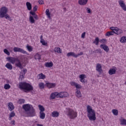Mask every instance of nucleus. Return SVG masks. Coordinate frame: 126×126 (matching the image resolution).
I'll list each match as a JSON object with an SVG mask.
<instances>
[{
	"mask_svg": "<svg viewBox=\"0 0 126 126\" xmlns=\"http://www.w3.org/2000/svg\"><path fill=\"white\" fill-rule=\"evenodd\" d=\"M23 109L26 112V114L28 115V117H35L36 116V111L34 107L29 104H24L23 105Z\"/></svg>",
	"mask_w": 126,
	"mask_h": 126,
	"instance_id": "nucleus-1",
	"label": "nucleus"
},
{
	"mask_svg": "<svg viewBox=\"0 0 126 126\" xmlns=\"http://www.w3.org/2000/svg\"><path fill=\"white\" fill-rule=\"evenodd\" d=\"M19 88L22 90H24L26 93H28L30 91H33V88L32 85L26 82H22L19 83Z\"/></svg>",
	"mask_w": 126,
	"mask_h": 126,
	"instance_id": "nucleus-2",
	"label": "nucleus"
},
{
	"mask_svg": "<svg viewBox=\"0 0 126 126\" xmlns=\"http://www.w3.org/2000/svg\"><path fill=\"white\" fill-rule=\"evenodd\" d=\"M87 117L90 121H96V113L95 110L92 109V107L90 105L87 106Z\"/></svg>",
	"mask_w": 126,
	"mask_h": 126,
	"instance_id": "nucleus-3",
	"label": "nucleus"
},
{
	"mask_svg": "<svg viewBox=\"0 0 126 126\" xmlns=\"http://www.w3.org/2000/svg\"><path fill=\"white\" fill-rule=\"evenodd\" d=\"M7 60L11 63H15L16 66L20 68V69H23V66H22V64L20 62V60L18 58H13V57H7Z\"/></svg>",
	"mask_w": 126,
	"mask_h": 126,
	"instance_id": "nucleus-4",
	"label": "nucleus"
},
{
	"mask_svg": "<svg viewBox=\"0 0 126 126\" xmlns=\"http://www.w3.org/2000/svg\"><path fill=\"white\" fill-rule=\"evenodd\" d=\"M7 12V8L5 7H3L1 8L0 11V18H3L5 17L6 19H8V20H10V17L8 14H6Z\"/></svg>",
	"mask_w": 126,
	"mask_h": 126,
	"instance_id": "nucleus-5",
	"label": "nucleus"
},
{
	"mask_svg": "<svg viewBox=\"0 0 126 126\" xmlns=\"http://www.w3.org/2000/svg\"><path fill=\"white\" fill-rule=\"evenodd\" d=\"M67 116L71 119H75L77 117V113L73 111V110L71 109H67Z\"/></svg>",
	"mask_w": 126,
	"mask_h": 126,
	"instance_id": "nucleus-6",
	"label": "nucleus"
},
{
	"mask_svg": "<svg viewBox=\"0 0 126 126\" xmlns=\"http://www.w3.org/2000/svg\"><path fill=\"white\" fill-rule=\"evenodd\" d=\"M58 94L57 98H65V97H67V96H68V93L65 92H61L60 93H58Z\"/></svg>",
	"mask_w": 126,
	"mask_h": 126,
	"instance_id": "nucleus-7",
	"label": "nucleus"
},
{
	"mask_svg": "<svg viewBox=\"0 0 126 126\" xmlns=\"http://www.w3.org/2000/svg\"><path fill=\"white\" fill-rule=\"evenodd\" d=\"M13 51L15 52V53L18 52L19 53H22V54H27V52L24 51V50L22 49V48L19 47H14Z\"/></svg>",
	"mask_w": 126,
	"mask_h": 126,
	"instance_id": "nucleus-8",
	"label": "nucleus"
},
{
	"mask_svg": "<svg viewBox=\"0 0 126 126\" xmlns=\"http://www.w3.org/2000/svg\"><path fill=\"white\" fill-rule=\"evenodd\" d=\"M119 5L124 11H126V4L124 2V0H120L119 1Z\"/></svg>",
	"mask_w": 126,
	"mask_h": 126,
	"instance_id": "nucleus-9",
	"label": "nucleus"
},
{
	"mask_svg": "<svg viewBox=\"0 0 126 126\" xmlns=\"http://www.w3.org/2000/svg\"><path fill=\"white\" fill-rule=\"evenodd\" d=\"M96 70L98 71V72H99V75H101V73H102V71H103V70H102V65H101L100 64H96Z\"/></svg>",
	"mask_w": 126,
	"mask_h": 126,
	"instance_id": "nucleus-10",
	"label": "nucleus"
},
{
	"mask_svg": "<svg viewBox=\"0 0 126 126\" xmlns=\"http://www.w3.org/2000/svg\"><path fill=\"white\" fill-rule=\"evenodd\" d=\"M100 47L101 49H103L105 52H106V53H108L109 51H110V49H109V47L107 46L106 44H101L100 45Z\"/></svg>",
	"mask_w": 126,
	"mask_h": 126,
	"instance_id": "nucleus-11",
	"label": "nucleus"
},
{
	"mask_svg": "<svg viewBox=\"0 0 126 126\" xmlns=\"http://www.w3.org/2000/svg\"><path fill=\"white\" fill-rule=\"evenodd\" d=\"M116 71H117V68H110L108 71V73H109L110 75H113V74L116 73Z\"/></svg>",
	"mask_w": 126,
	"mask_h": 126,
	"instance_id": "nucleus-12",
	"label": "nucleus"
},
{
	"mask_svg": "<svg viewBox=\"0 0 126 126\" xmlns=\"http://www.w3.org/2000/svg\"><path fill=\"white\" fill-rule=\"evenodd\" d=\"M71 85H72V86H75L76 89H79V90H80V89L81 88V86H80V85L74 82H72L71 83Z\"/></svg>",
	"mask_w": 126,
	"mask_h": 126,
	"instance_id": "nucleus-13",
	"label": "nucleus"
},
{
	"mask_svg": "<svg viewBox=\"0 0 126 126\" xmlns=\"http://www.w3.org/2000/svg\"><path fill=\"white\" fill-rule=\"evenodd\" d=\"M46 85L49 89L54 88V87H56L55 83H46Z\"/></svg>",
	"mask_w": 126,
	"mask_h": 126,
	"instance_id": "nucleus-14",
	"label": "nucleus"
},
{
	"mask_svg": "<svg viewBox=\"0 0 126 126\" xmlns=\"http://www.w3.org/2000/svg\"><path fill=\"white\" fill-rule=\"evenodd\" d=\"M67 57H73V58H77V56H76V54L74 52H69L66 55Z\"/></svg>",
	"mask_w": 126,
	"mask_h": 126,
	"instance_id": "nucleus-15",
	"label": "nucleus"
},
{
	"mask_svg": "<svg viewBox=\"0 0 126 126\" xmlns=\"http://www.w3.org/2000/svg\"><path fill=\"white\" fill-rule=\"evenodd\" d=\"M119 120L121 126H126V120L125 118L121 117Z\"/></svg>",
	"mask_w": 126,
	"mask_h": 126,
	"instance_id": "nucleus-16",
	"label": "nucleus"
},
{
	"mask_svg": "<svg viewBox=\"0 0 126 126\" xmlns=\"http://www.w3.org/2000/svg\"><path fill=\"white\" fill-rule=\"evenodd\" d=\"M76 96L77 98H80L82 97L81 93L80 92V90L79 89H76Z\"/></svg>",
	"mask_w": 126,
	"mask_h": 126,
	"instance_id": "nucleus-17",
	"label": "nucleus"
},
{
	"mask_svg": "<svg viewBox=\"0 0 126 126\" xmlns=\"http://www.w3.org/2000/svg\"><path fill=\"white\" fill-rule=\"evenodd\" d=\"M40 43L43 46H47L48 45V43L43 39V35H41L40 36Z\"/></svg>",
	"mask_w": 126,
	"mask_h": 126,
	"instance_id": "nucleus-18",
	"label": "nucleus"
},
{
	"mask_svg": "<svg viewBox=\"0 0 126 126\" xmlns=\"http://www.w3.org/2000/svg\"><path fill=\"white\" fill-rule=\"evenodd\" d=\"M8 109L9 111H12L13 110H14V105H13V104L11 102H9L8 103Z\"/></svg>",
	"mask_w": 126,
	"mask_h": 126,
	"instance_id": "nucleus-19",
	"label": "nucleus"
},
{
	"mask_svg": "<svg viewBox=\"0 0 126 126\" xmlns=\"http://www.w3.org/2000/svg\"><path fill=\"white\" fill-rule=\"evenodd\" d=\"M52 116L53 118H58L60 116V113L58 111H53L52 113Z\"/></svg>",
	"mask_w": 126,
	"mask_h": 126,
	"instance_id": "nucleus-20",
	"label": "nucleus"
},
{
	"mask_svg": "<svg viewBox=\"0 0 126 126\" xmlns=\"http://www.w3.org/2000/svg\"><path fill=\"white\" fill-rule=\"evenodd\" d=\"M87 1H88V0H79V3L80 5H85L87 3Z\"/></svg>",
	"mask_w": 126,
	"mask_h": 126,
	"instance_id": "nucleus-21",
	"label": "nucleus"
},
{
	"mask_svg": "<svg viewBox=\"0 0 126 126\" xmlns=\"http://www.w3.org/2000/svg\"><path fill=\"white\" fill-rule=\"evenodd\" d=\"M45 65L46 67H53V65H54V64L53 63V62H51L50 63L47 62L45 63Z\"/></svg>",
	"mask_w": 126,
	"mask_h": 126,
	"instance_id": "nucleus-22",
	"label": "nucleus"
},
{
	"mask_svg": "<svg viewBox=\"0 0 126 126\" xmlns=\"http://www.w3.org/2000/svg\"><path fill=\"white\" fill-rule=\"evenodd\" d=\"M58 93L57 92H55L53 93L52 94H51V95H50V99H55V98H56V97H57L58 98Z\"/></svg>",
	"mask_w": 126,
	"mask_h": 126,
	"instance_id": "nucleus-23",
	"label": "nucleus"
},
{
	"mask_svg": "<svg viewBox=\"0 0 126 126\" xmlns=\"http://www.w3.org/2000/svg\"><path fill=\"white\" fill-rule=\"evenodd\" d=\"M26 5L28 10H31V9H32V4H31V3L27 2Z\"/></svg>",
	"mask_w": 126,
	"mask_h": 126,
	"instance_id": "nucleus-24",
	"label": "nucleus"
},
{
	"mask_svg": "<svg viewBox=\"0 0 126 126\" xmlns=\"http://www.w3.org/2000/svg\"><path fill=\"white\" fill-rule=\"evenodd\" d=\"M54 52L58 53V54H62V49L60 47H55L54 48Z\"/></svg>",
	"mask_w": 126,
	"mask_h": 126,
	"instance_id": "nucleus-25",
	"label": "nucleus"
},
{
	"mask_svg": "<svg viewBox=\"0 0 126 126\" xmlns=\"http://www.w3.org/2000/svg\"><path fill=\"white\" fill-rule=\"evenodd\" d=\"M5 66L10 70H11V69H12V67H13L12 65H11V64H10V63H7L5 65Z\"/></svg>",
	"mask_w": 126,
	"mask_h": 126,
	"instance_id": "nucleus-26",
	"label": "nucleus"
},
{
	"mask_svg": "<svg viewBox=\"0 0 126 126\" xmlns=\"http://www.w3.org/2000/svg\"><path fill=\"white\" fill-rule=\"evenodd\" d=\"M123 30L121 29H119V28H117V30L115 32V34H117V35H120V34H122L123 33Z\"/></svg>",
	"mask_w": 126,
	"mask_h": 126,
	"instance_id": "nucleus-27",
	"label": "nucleus"
},
{
	"mask_svg": "<svg viewBox=\"0 0 126 126\" xmlns=\"http://www.w3.org/2000/svg\"><path fill=\"white\" fill-rule=\"evenodd\" d=\"M115 34V31L108 32L105 36H107L108 37H110V36H113Z\"/></svg>",
	"mask_w": 126,
	"mask_h": 126,
	"instance_id": "nucleus-28",
	"label": "nucleus"
},
{
	"mask_svg": "<svg viewBox=\"0 0 126 126\" xmlns=\"http://www.w3.org/2000/svg\"><path fill=\"white\" fill-rule=\"evenodd\" d=\"M100 42V39H99V37H97L95 38L94 41L93 42L94 44H95L96 46L99 45V42Z\"/></svg>",
	"mask_w": 126,
	"mask_h": 126,
	"instance_id": "nucleus-29",
	"label": "nucleus"
},
{
	"mask_svg": "<svg viewBox=\"0 0 126 126\" xmlns=\"http://www.w3.org/2000/svg\"><path fill=\"white\" fill-rule=\"evenodd\" d=\"M39 118L41 119V120H44L46 117V114L44 112H39Z\"/></svg>",
	"mask_w": 126,
	"mask_h": 126,
	"instance_id": "nucleus-30",
	"label": "nucleus"
},
{
	"mask_svg": "<svg viewBox=\"0 0 126 126\" xmlns=\"http://www.w3.org/2000/svg\"><path fill=\"white\" fill-rule=\"evenodd\" d=\"M38 108L39 109V110L40 111L39 113H42V112H44L45 111V108L44 107V106L41 105H38Z\"/></svg>",
	"mask_w": 126,
	"mask_h": 126,
	"instance_id": "nucleus-31",
	"label": "nucleus"
},
{
	"mask_svg": "<svg viewBox=\"0 0 126 126\" xmlns=\"http://www.w3.org/2000/svg\"><path fill=\"white\" fill-rule=\"evenodd\" d=\"M45 13L48 18H49V19H51V13H50V10H49V9L46 10Z\"/></svg>",
	"mask_w": 126,
	"mask_h": 126,
	"instance_id": "nucleus-32",
	"label": "nucleus"
},
{
	"mask_svg": "<svg viewBox=\"0 0 126 126\" xmlns=\"http://www.w3.org/2000/svg\"><path fill=\"white\" fill-rule=\"evenodd\" d=\"M30 22L32 23V24H33V23H35V20H34V18H33V16L30 15V18H29Z\"/></svg>",
	"mask_w": 126,
	"mask_h": 126,
	"instance_id": "nucleus-33",
	"label": "nucleus"
},
{
	"mask_svg": "<svg viewBox=\"0 0 126 126\" xmlns=\"http://www.w3.org/2000/svg\"><path fill=\"white\" fill-rule=\"evenodd\" d=\"M38 76H39V79H45V78H46V75L43 74V73H40L39 74H38Z\"/></svg>",
	"mask_w": 126,
	"mask_h": 126,
	"instance_id": "nucleus-34",
	"label": "nucleus"
},
{
	"mask_svg": "<svg viewBox=\"0 0 126 126\" xmlns=\"http://www.w3.org/2000/svg\"><path fill=\"white\" fill-rule=\"evenodd\" d=\"M112 113L114 116H118L119 115V111L116 109H113Z\"/></svg>",
	"mask_w": 126,
	"mask_h": 126,
	"instance_id": "nucleus-35",
	"label": "nucleus"
},
{
	"mask_svg": "<svg viewBox=\"0 0 126 126\" xmlns=\"http://www.w3.org/2000/svg\"><path fill=\"white\" fill-rule=\"evenodd\" d=\"M120 42L121 43H126V36H123L121 38Z\"/></svg>",
	"mask_w": 126,
	"mask_h": 126,
	"instance_id": "nucleus-36",
	"label": "nucleus"
},
{
	"mask_svg": "<svg viewBox=\"0 0 126 126\" xmlns=\"http://www.w3.org/2000/svg\"><path fill=\"white\" fill-rule=\"evenodd\" d=\"M34 59L35 60H39V61H40V60H41V55H40V54L37 53L35 55Z\"/></svg>",
	"mask_w": 126,
	"mask_h": 126,
	"instance_id": "nucleus-37",
	"label": "nucleus"
},
{
	"mask_svg": "<svg viewBox=\"0 0 126 126\" xmlns=\"http://www.w3.org/2000/svg\"><path fill=\"white\" fill-rule=\"evenodd\" d=\"M26 48H27L28 51H29V52H32V51H33V48H32V47L29 46V45H27L26 46Z\"/></svg>",
	"mask_w": 126,
	"mask_h": 126,
	"instance_id": "nucleus-38",
	"label": "nucleus"
},
{
	"mask_svg": "<svg viewBox=\"0 0 126 126\" xmlns=\"http://www.w3.org/2000/svg\"><path fill=\"white\" fill-rule=\"evenodd\" d=\"M4 88L6 90H8L10 88V85L8 84H6L4 86Z\"/></svg>",
	"mask_w": 126,
	"mask_h": 126,
	"instance_id": "nucleus-39",
	"label": "nucleus"
},
{
	"mask_svg": "<svg viewBox=\"0 0 126 126\" xmlns=\"http://www.w3.org/2000/svg\"><path fill=\"white\" fill-rule=\"evenodd\" d=\"M39 87L40 89H44L45 88V85L43 83H40L39 84Z\"/></svg>",
	"mask_w": 126,
	"mask_h": 126,
	"instance_id": "nucleus-40",
	"label": "nucleus"
},
{
	"mask_svg": "<svg viewBox=\"0 0 126 126\" xmlns=\"http://www.w3.org/2000/svg\"><path fill=\"white\" fill-rule=\"evenodd\" d=\"M4 53H5L6 55H7V56H9L10 55V53H9V51L6 49H4Z\"/></svg>",
	"mask_w": 126,
	"mask_h": 126,
	"instance_id": "nucleus-41",
	"label": "nucleus"
},
{
	"mask_svg": "<svg viewBox=\"0 0 126 126\" xmlns=\"http://www.w3.org/2000/svg\"><path fill=\"white\" fill-rule=\"evenodd\" d=\"M19 104H24L25 103V100L22 99L19 100Z\"/></svg>",
	"mask_w": 126,
	"mask_h": 126,
	"instance_id": "nucleus-42",
	"label": "nucleus"
},
{
	"mask_svg": "<svg viewBox=\"0 0 126 126\" xmlns=\"http://www.w3.org/2000/svg\"><path fill=\"white\" fill-rule=\"evenodd\" d=\"M107 40L106 39H102L100 40V43H103V44H106Z\"/></svg>",
	"mask_w": 126,
	"mask_h": 126,
	"instance_id": "nucleus-43",
	"label": "nucleus"
},
{
	"mask_svg": "<svg viewBox=\"0 0 126 126\" xmlns=\"http://www.w3.org/2000/svg\"><path fill=\"white\" fill-rule=\"evenodd\" d=\"M79 77H80V79H81V80H82V79H84L85 78V75L81 74L80 75Z\"/></svg>",
	"mask_w": 126,
	"mask_h": 126,
	"instance_id": "nucleus-44",
	"label": "nucleus"
},
{
	"mask_svg": "<svg viewBox=\"0 0 126 126\" xmlns=\"http://www.w3.org/2000/svg\"><path fill=\"white\" fill-rule=\"evenodd\" d=\"M10 117H12V118H13V117H15V113L14 112H12L10 114Z\"/></svg>",
	"mask_w": 126,
	"mask_h": 126,
	"instance_id": "nucleus-45",
	"label": "nucleus"
},
{
	"mask_svg": "<svg viewBox=\"0 0 126 126\" xmlns=\"http://www.w3.org/2000/svg\"><path fill=\"white\" fill-rule=\"evenodd\" d=\"M24 75L23 74L21 75V74H20L19 76V79H21V80H22L23 78H24Z\"/></svg>",
	"mask_w": 126,
	"mask_h": 126,
	"instance_id": "nucleus-46",
	"label": "nucleus"
},
{
	"mask_svg": "<svg viewBox=\"0 0 126 126\" xmlns=\"http://www.w3.org/2000/svg\"><path fill=\"white\" fill-rule=\"evenodd\" d=\"M24 74H23L24 75H25V74L26 72H27V69L26 68H24L22 70Z\"/></svg>",
	"mask_w": 126,
	"mask_h": 126,
	"instance_id": "nucleus-47",
	"label": "nucleus"
},
{
	"mask_svg": "<svg viewBox=\"0 0 126 126\" xmlns=\"http://www.w3.org/2000/svg\"><path fill=\"white\" fill-rule=\"evenodd\" d=\"M117 28H115V27H111L110 28V29H111V30H112V31H115V32H116V30H117Z\"/></svg>",
	"mask_w": 126,
	"mask_h": 126,
	"instance_id": "nucleus-48",
	"label": "nucleus"
},
{
	"mask_svg": "<svg viewBox=\"0 0 126 126\" xmlns=\"http://www.w3.org/2000/svg\"><path fill=\"white\" fill-rule=\"evenodd\" d=\"M96 52H97V53H98V54H102V53H103L102 50L101 49H97L96 50Z\"/></svg>",
	"mask_w": 126,
	"mask_h": 126,
	"instance_id": "nucleus-49",
	"label": "nucleus"
},
{
	"mask_svg": "<svg viewBox=\"0 0 126 126\" xmlns=\"http://www.w3.org/2000/svg\"><path fill=\"white\" fill-rule=\"evenodd\" d=\"M38 8V6L35 5L33 8V10L34 12L37 11V9Z\"/></svg>",
	"mask_w": 126,
	"mask_h": 126,
	"instance_id": "nucleus-50",
	"label": "nucleus"
},
{
	"mask_svg": "<svg viewBox=\"0 0 126 126\" xmlns=\"http://www.w3.org/2000/svg\"><path fill=\"white\" fill-rule=\"evenodd\" d=\"M38 3H39V4H44V0H38Z\"/></svg>",
	"mask_w": 126,
	"mask_h": 126,
	"instance_id": "nucleus-51",
	"label": "nucleus"
},
{
	"mask_svg": "<svg viewBox=\"0 0 126 126\" xmlns=\"http://www.w3.org/2000/svg\"><path fill=\"white\" fill-rule=\"evenodd\" d=\"M82 55H83V52H81L80 53H78V54H76L77 58H78V57H79V56H82Z\"/></svg>",
	"mask_w": 126,
	"mask_h": 126,
	"instance_id": "nucleus-52",
	"label": "nucleus"
},
{
	"mask_svg": "<svg viewBox=\"0 0 126 126\" xmlns=\"http://www.w3.org/2000/svg\"><path fill=\"white\" fill-rule=\"evenodd\" d=\"M10 124L13 126H15V121L14 120L11 121Z\"/></svg>",
	"mask_w": 126,
	"mask_h": 126,
	"instance_id": "nucleus-53",
	"label": "nucleus"
},
{
	"mask_svg": "<svg viewBox=\"0 0 126 126\" xmlns=\"http://www.w3.org/2000/svg\"><path fill=\"white\" fill-rule=\"evenodd\" d=\"M88 13H91V9L87 8L86 9Z\"/></svg>",
	"mask_w": 126,
	"mask_h": 126,
	"instance_id": "nucleus-54",
	"label": "nucleus"
},
{
	"mask_svg": "<svg viewBox=\"0 0 126 126\" xmlns=\"http://www.w3.org/2000/svg\"><path fill=\"white\" fill-rule=\"evenodd\" d=\"M30 14H32V15H36V13H35V12H32V11H30Z\"/></svg>",
	"mask_w": 126,
	"mask_h": 126,
	"instance_id": "nucleus-55",
	"label": "nucleus"
},
{
	"mask_svg": "<svg viewBox=\"0 0 126 126\" xmlns=\"http://www.w3.org/2000/svg\"><path fill=\"white\" fill-rule=\"evenodd\" d=\"M85 32H84L81 35V38H85Z\"/></svg>",
	"mask_w": 126,
	"mask_h": 126,
	"instance_id": "nucleus-56",
	"label": "nucleus"
},
{
	"mask_svg": "<svg viewBox=\"0 0 126 126\" xmlns=\"http://www.w3.org/2000/svg\"><path fill=\"white\" fill-rule=\"evenodd\" d=\"M80 81H81V82H82V83H85V82H86V80H85L84 79H80Z\"/></svg>",
	"mask_w": 126,
	"mask_h": 126,
	"instance_id": "nucleus-57",
	"label": "nucleus"
},
{
	"mask_svg": "<svg viewBox=\"0 0 126 126\" xmlns=\"http://www.w3.org/2000/svg\"><path fill=\"white\" fill-rule=\"evenodd\" d=\"M34 19H36V20H38V15H35L34 16H33Z\"/></svg>",
	"mask_w": 126,
	"mask_h": 126,
	"instance_id": "nucleus-58",
	"label": "nucleus"
},
{
	"mask_svg": "<svg viewBox=\"0 0 126 126\" xmlns=\"http://www.w3.org/2000/svg\"><path fill=\"white\" fill-rule=\"evenodd\" d=\"M12 117L11 116H9V118H8V120H9V121H11V120H12Z\"/></svg>",
	"mask_w": 126,
	"mask_h": 126,
	"instance_id": "nucleus-59",
	"label": "nucleus"
},
{
	"mask_svg": "<svg viewBox=\"0 0 126 126\" xmlns=\"http://www.w3.org/2000/svg\"><path fill=\"white\" fill-rule=\"evenodd\" d=\"M94 53H95V54L97 53V50L93 51V54H94Z\"/></svg>",
	"mask_w": 126,
	"mask_h": 126,
	"instance_id": "nucleus-60",
	"label": "nucleus"
},
{
	"mask_svg": "<svg viewBox=\"0 0 126 126\" xmlns=\"http://www.w3.org/2000/svg\"><path fill=\"white\" fill-rule=\"evenodd\" d=\"M37 126H43V125H41V124H37Z\"/></svg>",
	"mask_w": 126,
	"mask_h": 126,
	"instance_id": "nucleus-61",
	"label": "nucleus"
},
{
	"mask_svg": "<svg viewBox=\"0 0 126 126\" xmlns=\"http://www.w3.org/2000/svg\"><path fill=\"white\" fill-rule=\"evenodd\" d=\"M97 77H100V76H99V75H97Z\"/></svg>",
	"mask_w": 126,
	"mask_h": 126,
	"instance_id": "nucleus-62",
	"label": "nucleus"
}]
</instances>
